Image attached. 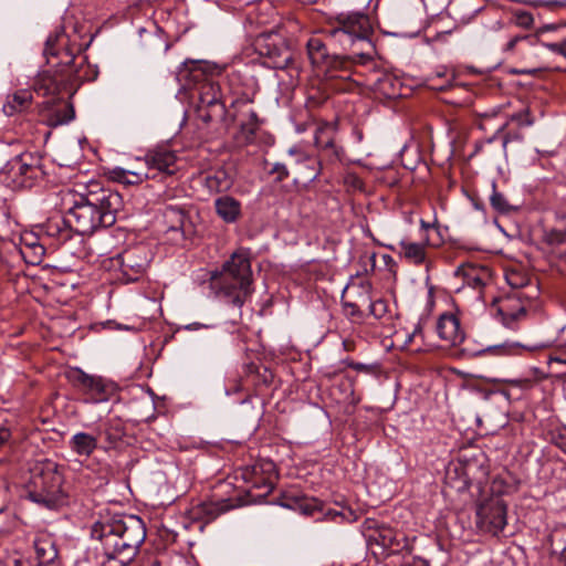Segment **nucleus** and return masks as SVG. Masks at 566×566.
<instances>
[{"mask_svg":"<svg viewBox=\"0 0 566 566\" xmlns=\"http://www.w3.org/2000/svg\"><path fill=\"white\" fill-rule=\"evenodd\" d=\"M120 206V195L111 190L102 189L98 193L81 197L62 219H51L48 222V233L62 235L65 233L62 226H66L75 233L91 234L99 227L114 224Z\"/></svg>","mask_w":566,"mask_h":566,"instance_id":"f257e3e1","label":"nucleus"},{"mask_svg":"<svg viewBox=\"0 0 566 566\" xmlns=\"http://www.w3.org/2000/svg\"><path fill=\"white\" fill-rule=\"evenodd\" d=\"M220 72L221 69L216 64L197 60L185 61L177 71V78L185 86L199 84L196 115L205 124L221 120L227 113L219 83L209 78L210 75Z\"/></svg>","mask_w":566,"mask_h":566,"instance_id":"f03ea898","label":"nucleus"},{"mask_svg":"<svg viewBox=\"0 0 566 566\" xmlns=\"http://www.w3.org/2000/svg\"><path fill=\"white\" fill-rule=\"evenodd\" d=\"M209 286L217 297L241 308L253 293L250 251L235 250L221 269L210 273Z\"/></svg>","mask_w":566,"mask_h":566,"instance_id":"7ed1b4c3","label":"nucleus"},{"mask_svg":"<svg viewBox=\"0 0 566 566\" xmlns=\"http://www.w3.org/2000/svg\"><path fill=\"white\" fill-rule=\"evenodd\" d=\"M80 45L70 44V39L61 28L51 34L44 48L46 62L51 67L63 66L69 85L75 82L94 81L96 67L86 63L84 56H77Z\"/></svg>","mask_w":566,"mask_h":566,"instance_id":"20e7f679","label":"nucleus"},{"mask_svg":"<svg viewBox=\"0 0 566 566\" xmlns=\"http://www.w3.org/2000/svg\"><path fill=\"white\" fill-rule=\"evenodd\" d=\"M337 27L329 31L333 40L344 49H354L353 53L360 59H370L374 45L370 40L373 27L369 17L363 12L339 13L336 17Z\"/></svg>","mask_w":566,"mask_h":566,"instance_id":"39448f33","label":"nucleus"},{"mask_svg":"<svg viewBox=\"0 0 566 566\" xmlns=\"http://www.w3.org/2000/svg\"><path fill=\"white\" fill-rule=\"evenodd\" d=\"M42 159L21 154L10 159L0 171V180L12 190L31 189L44 178Z\"/></svg>","mask_w":566,"mask_h":566,"instance_id":"423d86ee","label":"nucleus"},{"mask_svg":"<svg viewBox=\"0 0 566 566\" xmlns=\"http://www.w3.org/2000/svg\"><path fill=\"white\" fill-rule=\"evenodd\" d=\"M92 537L101 543L104 556L102 566H126L130 563L129 557L123 553L115 517L96 522L92 527Z\"/></svg>","mask_w":566,"mask_h":566,"instance_id":"0eeeda50","label":"nucleus"},{"mask_svg":"<svg viewBox=\"0 0 566 566\" xmlns=\"http://www.w3.org/2000/svg\"><path fill=\"white\" fill-rule=\"evenodd\" d=\"M62 475L56 471L54 464H48L41 472L33 478V490L29 492V497L39 504L53 509L62 503Z\"/></svg>","mask_w":566,"mask_h":566,"instance_id":"6e6552de","label":"nucleus"},{"mask_svg":"<svg viewBox=\"0 0 566 566\" xmlns=\"http://www.w3.org/2000/svg\"><path fill=\"white\" fill-rule=\"evenodd\" d=\"M235 478H240L249 485V492L259 491L253 499L265 497L274 489L277 479L275 463L269 459H260L252 464L242 467Z\"/></svg>","mask_w":566,"mask_h":566,"instance_id":"1a4fd4ad","label":"nucleus"},{"mask_svg":"<svg viewBox=\"0 0 566 566\" xmlns=\"http://www.w3.org/2000/svg\"><path fill=\"white\" fill-rule=\"evenodd\" d=\"M151 260V252L146 244H137L124 250L112 260L118 268V280L123 283H132L142 279Z\"/></svg>","mask_w":566,"mask_h":566,"instance_id":"9d476101","label":"nucleus"},{"mask_svg":"<svg viewBox=\"0 0 566 566\" xmlns=\"http://www.w3.org/2000/svg\"><path fill=\"white\" fill-rule=\"evenodd\" d=\"M143 161L145 180L157 179L164 181L167 177L174 176L179 169L176 151L166 147L148 150Z\"/></svg>","mask_w":566,"mask_h":566,"instance_id":"9b49d317","label":"nucleus"},{"mask_svg":"<svg viewBox=\"0 0 566 566\" xmlns=\"http://www.w3.org/2000/svg\"><path fill=\"white\" fill-rule=\"evenodd\" d=\"M507 506L500 497L482 502L476 510V525L485 533L499 535L507 524Z\"/></svg>","mask_w":566,"mask_h":566,"instance_id":"f8f14e48","label":"nucleus"},{"mask_svg":"<svg viewBox=\"0 0 566 566\" xmlns=\"http://www.w3.org/2000/svg\"><path fill=\"white\" fill-rule=\"evenodd\" d=\"M123 553L130 562L136 557L140 545L146 538V527L142 518L135 515L115 517Z\"/></svg>","mask_w":566,"mask_h":566,"instance_id":"ddd939ff","label":"nucleus"},{"mask_svg":"<svg viewBox=\"0 0 566 566\" xmlns=\"http://www.w3.org/2000/svg\"><path fill=\"white\" fill-rule=\"evenodd\" d=\"M491 311L510 329H516L518 322L526 317V310L521 300L515 295L494 301Z\"/></svg>","mask_w":566,"mask_h":566,"instance_id":"4468645a","label":"nucleus"},{"mask_svg":"<svg viewBox=\"0 0 566 566\" xmlns=\"http://www.w3.org/2000/svg\"><path fill=\"white\" fill-rule=\"evenodd\" d=\"M52 70H44L40 72L33 82V91L40 96L55 97L69 86L67 78L63 66L54 67Z\"/></svg>","mask_w":566,"mask_h":566,"instance_id":"2eb2a0df","label":"nucleus"},{"mask_svg":"<svg viewBox=\"0 0 566 566\" xmlns=\"http://www.w3.org/2000/svg\"><path fill=\"white\" fill-rule=\"evenodd\" d=\"M368 543L376 544L388 554H398L403 551H410L408 538L389 526H378L367 536Z\"/></svg>","mask_w":566,"mask_h":566,"instance_id":"dca6fc26","label":"nucleus"},{"mask_svg":"<svg viewBox=\"0 0 566 566\" xmlns=\"http://www.w3.org/2000/svg\"><path fill=\"white\" fill-rule=\"evenodd\" d=\"M19 243L13 242L12 259H23L27 263L38 265L45 254L44 244L33 232H23L19 235Z\"/></svg>","mask_w":566,"mask_h":566,"instance_id":"f3484780","label":"nucleus"},{"mask_svg":"<svg viewBox=\"0 0 566 566\" xmlns=\"http://www.w3.org/2000/svg\"><path fill=\"white\" fill-rule=\"evenodd\" d=\"M307 54L313 65L333 72L342 69L346 60L338 55H329L325 43L319 38H311L306 43Z\"/></svg>","mask_w":566,"mask_h":566,"instance_id":"a211bd4d","label":"nucleus"},{"mask_svg":"<svg viewBox=\"0 0 566 566\" xmlns=\"http://www.w3.org/2000/svg\"><path fill=\"white\" fill-rule=\"evenodd\" d=\"M75 381L90 396L93 402H102L108 399L112 386L102 377L88 375L81 369L76 370Z\"/></svg>","mask_w":566,"mask_h":566,"instance_id":"6ab92c4d","label":"nucleus"},{"mask_svg":"<svg viewBox=\"0 0 566 566\" xmlns=\"http://www.w3.org/2000/svg\"><path fill=\"white\" fill-rule=\"evenodd\" d=\"M289 154L300 179L312 182L319 176L321 164L315 157L295 148H291Z\"/></svg>","mask_w":566,"mask_h":566,"instance_id":"aec40b11","label":"nucleus"},{"mask_svg":"<svg viewBox=\"0 0 566 566\" xmlns=\"http://www.w3.org/2000/svg\"><path fill=\"white\" fill-rule=\"evenodd\" d=\"M538 44L536 35L531 34H516L512 35L503 45V53L510 56H517L523 60H528L535 55V49Z\"/></svg>","mask_w":566,"mask_h":566,"instance_id":"412c9836","label":"nucleus"},{"mask_svg":"<svg viewBox=\"0 0 566 566\" xmlns=\"http://www.w3.org/2000/svg\"><path fill=\"white\" fill-rule=\"evenodd\" d=\"M437 333L441 340L449 346L460 345L464 339V333L454 314H442L437 322Z\"/></svg>","mask_w":566,"mask_h":566,"instance_id":"4be33fe9","label":"nucleus"},{"mask_svg":"<svg viewBox=\"0 0 566 566\" xmlns=\"http://www.w3.org/2000/svg\"><path fill=\"white\" fill-rule=\"evenodd\" d=\"M455 275L462 279L463 285L478 291L482 290L491 281V271L483 265H460L455 271Z\"/></svg>","mask_w":566,"mask_h":566,"instance_id":"5701e85b","label":"nucleus"},{"mask_svg":"<svg viewBox=\"0 0 566 566\" xmlns=\"http://www.w3.org/2000/svg\"><path fill=\"white\" fill-rule=\"evenodd\" d=\"M388 248L397 252L400 258H403L409 263L420 265L427 259V243L412 242L408 239H401L396 245H388Z\"/></svg>","mask_w":566,"mask_h":566,"instance_id":"b1692460","label":"nucleus"},{"mask_svg":"<svg viewBox=\"0 0 566 566\" xmlns=\"http://www.w3.org/2000/svg\"><path fill=\"white\" fill-rule=\"evenodd\" d=\"M446 483L457 492H464L471 485L468 468L460 461L451 462L446 471Z\"/></svg>","mask_w":566,"mask_h":566,"instance_id":"393cba45","label":"nucleus"},{"mask_svg":"<svg viewBox=\"0 0 566 566\" xmlns=\"http://www.w3.org/2000/svg\"><path fill=\"white\" fill-rule=\"evenodd\" d=\"M216 212L226 223H234L241 216V202L224 195L214 200Z\"/></svg>","mask_w":566,"mask_h":566,"instance_id":"a878e982","label":"nucleus"},{"mask_svg":"<svg viewBox=\"0 0 566 566\" xmlns=\"http://www.w3.org/2000/svg\"><path fill=\"white\" fill-rule=\"evenodd\" d=\"M35 556L40 565H52L57 558V549L53 538L48 534H40L33 541Z\"/></svg>","mask_w":566,"mask_h":566,"instance_id":"bb28decb","label":"nucleus"},{"mask_svg":"<svg viewBox=\"0 0 566 566\" xmlns=\"http://www.w3.org/2000/svg\"><path fill=\"white\" fill-rule=\"evenodd\" d=\"M33 101L32 93L28 90H18L7 96L2 111L7 116H13L30 108Z\"/></svg>","mask_w":566,"mask_h":566,"instance_id":"cd10ccee","label":"nucleus"},{"mask_svg":"<svg viewBox=\"0 0 566 566\" xmlns=\"http://www.w3.org/2000/svg\"><path fill=\"white\" fill-rule=\"evenodd\" d=\"M97 438L87 432H76L69 441L70 449L80 457H90L97 448Z\"/></svg>","mask_w":566,"mask_h":566,"instance_id":"c85d7f7f","label":"nucleus"},{"mask_svg":"<svg viewBox=\"0 0 566 566\" xmlns=\"http://www.w3.org/2000/svg\"><path fill=\"white\" fill-rule=\"evenodd\" d=\"M536 348H538V347L523 345L517 342H505L502 344L490 345V346L483 347L481 349L475 350L473 354L476 356L484 355V354H490V355H495V356H507V355L518 354L521 349L534 350Z\"/></svg>","mask_w":566,"mask_h":566,"instance_id":"c756f323","label":"nucleus"},{"mask_svg":"<svg viewBox=\"0 0 566 566\" xmlns=\"http://www.w3.org/2000/svg\"><path fill=\"white\" fill-rule=\"evenodd\" d=\"M232 186V179L229 177L226 170L218 169L208 172L205 177V187L211 193L223 192L230 189Z\"/></svg>","mask_w":566,"mask_h":566,"instance_id":"7c9ffc66","label":"nucleus"},{"mask_svg":"<svg viewBox=\"0 0 566 566\" xmlns=\"http://www.w3.org/2000/svg\"><path fill=\"white\" fill-rule=\"evenodd\" d=\"M109 176L114 181L122 182L125 185H138L145 180L144 169H125L122 167H115L109 171Z\"/></svg>","mask_w":566,"mask_h":566,"instance_id":"2f4dec72","label":"nucleus"},{"mask_svg":"<svg viewBox=\"0 0 566 566\" xmlns=\"http://www.w3.org/2000/svg\"><path fill=\"white\" fill-rule=\"evenodd\" d=\"M75 117V112L71 103H63L60 107L55 108L49 118L51 126H60L70 123Z\"/></svg>","mask_w":566,"mask_h":566,"instance_id":"473e14b6","label":"nucleus"},{"mask_svg":"<svg viewBox=\"0 0 566 566\" xmlns=\"http://www.w3.org/2000/svg\"><path fill=\"white\" fill-rule=\"evenodd\" d=\"M375 85L380 93H382L389 98H394L400 95L398 90L399 81L394 78V76L390 74H385L381 77H379Z\"/></svg>","mask_w":566,"mask_h":566,"instance_id":"72a5a7b5","label":"nucleus"},{"mask_svg":"<svg viewBox=\"0 0 566 566\" xmlns=\"http://www.w3.org/2000/svg\"><path fill=\"white\" fill-rule=\"evenodd\" d=\"M332 133H333V128L331 126H328L327 124L324 126L317 127L315 135H314V140H315L316 147L323 148V149L333 148L334 139H333Z\"/></svg>","mask_w":566,"mask_h":566,"instance_id":"f704fd0d","label":"nucleus"},{"mask_svg":"<svg viewBox=\"0 0 566 566\" xmlns=\"http://www.w3.org/2000/svg\"><path fill=\"white\" fill-rule=\"evenodd\" d=\"M224 510V507L220 509L213 503H203L192 510V516L196 518L206 517L207 520H213Z\"/></svg>","mask_w":566,"mask_h":566,"instance_id":"c9c22d12","label":"nucleus"},{"mask_svg":"<svg viewBox=\"0 0 566 566\" xmlns=\"http://www.w3.org/2000/svg\"><path fill=\"white\" fill-rule=\"evenodd\" d=\"M416 344V350H421L424 345L423 325L420 319L413 327L411 333L406 334L405 345Z\"/></svg>","mask_w":566,"mask_h":566,"instance_id":"e433bc0d","label":"nucleus"},{"mask_svg":"<svg viewBox=\"0 0 566 566\" xmlns=\"http://www.w3.org/2000/svg\"><path fill=\"white\" fill-rule=\"evenodd\" d=\"M490 203L494 210L501 213L510 211V205L503 193L496 190L495 182L492 184V193L490 196Z\"/></svg>","mask_w":566,"mask_h":566,"instance_id":"4c0bfd02","label":"nucleus"},{"mask_svg":"<svg viewBox=\"0 0 566 566\" xmlns=\"http://www.w3.org/2000/svg\"><path fill=\"white\" fill-rule=\"evenodd\" d=\"M505 279L509 285L513 289H521L528 283V279L520 273L518 271H509L505 274Z\"/></svg>","mask_w":566,"mask_h":566,"instance_id":"58836bf2","label":"nucleus"},{"mask_svg":"<svg viewBox=\"0 0 566 566\" xmlns=\"http://www.w3.org/2000/svg\"><path fill=\"white\" fill-rule=\"evenodd\" d=\"M268 55L273 57V67L275 69H284L287 66L289 62L291 61V53L285 50L283 52H280L277 54H272L270 51L266 52Z\"/></svg>","mask_w":566,"mask_h":566,"instance_id":"ea45409f","label":"nucleus"},{"mask_svg":"<svg viewBox=\"0 0 566 566\" xmlns=\"http://www.w3.org/2000/svg\"><path fill=\"white\" fill-rule=\"evenodd\" d=\"M544 48L551 52L563 56L566 60V38L559 42L543 43Z\"/></svg>","mask_w":566,"mask_h":566,"instance_id":"a19ab883","label":"nucleus"},{"mask_svg":"<svg viewBox=\"0 0 566 566\" xmlns=\"http://www.w3.org/2000/svg\"><path fill=\"white\" fill-rule=\"evenodd\" d=\"M369 312L376 318H381L387 312V304L382 300H377L369 304Z\"/></svg>","mask_w":566,"mask_h":566,"instance_id":"79ce46f5","label":"nucleus"},{"mask_svg":"<svg viewBox=\"0 0 566 566\" xmlns=\"http://www.w3.org/2000/svg\"><path fill=\"white\" fill-rule=\"evenodd\" d=\"M516 24L523 28H530L534 23L533 15L526 11H520L515 14Z\"/></svg>","mask_w":566,"mask_h":566,"instance_id":"37998d69","label":"nucleus"},{"mask_svg":"<svg viewBox=\"0 0 566 566\" xmlns=\"http://www.w3.org/2000/svg\"><path fill=\"white\" fill-rule=\"evenodd\" d=\"M346 315L350 316L354 319H361L363 312L355 303L344 302L343 303Z\"/></svg>","mask_w":566,"mask_h":566,"instance_id":"c03bdc74","label":"nucleus"},{"mask_svg":"<svg viewBox=\"0 0 566 566\" xmlns=\"http://www.w3.org/2000/svg\"><path fill=\"white\" fill-rule=\"evenodd\" d=\"M271 174H276V179L282 181L289 177L287 167L284 164L276 163L270 170Z\"/></svg>","mask_w":566,"mask_h":566,"instance_id":"a18cd8bd","label":"nucleus"},{"mask_svg":"<svg viewBox=\"0 0 566 566\" xmlns=\"http://www.w3.org/2000/svg\"><path fill=\"white\" fill-rule=\"evenodd\" d=\"M251 118L252 120H254V123L252 124H249V125H243L242 126V130L243 132H248V136H247V140H250L252 138V136L254 135V132L256 129V114L255 113H251Z\"/></svg>","mask_w":566,"mask_h":566,"instance_id":"49530a36","label":"nucleus"},{"mask_svg":"<svg viewBox=\"0 0 566 566\" xmlns=\"http://www.w3.org/2000/svg\"><path fill=\"white\" fill-rule=\"evenodd\" d=\"M168 213L174 214L176 217V219H177V223L175 226L170 227V229L171 230H179L181 228L182 221H184L182 212L179 211V210H175L172 208H169V209H167V214Z\"/></svg>","mask_w":566,"mask_h":566,"instance_id":"de8ad7c7","label":"nucleus"},{"mask_svg":"<svg viewBox=\"0 0 566 566\" xmlns=\"http://www.w3.org/2000/svg\"><path fill=\"white\" fill-rule=\"evenodd\" d=\"M401 566H430L428 560L420 558V557H413L411 560H406Z\"/></svg>","mask_w":566,"mask_h":566,"instance_id":"09e8293b","label":"nucleus"},{"mask_svg":"<svg viewBox=\"0 0 566 566\" xmlns=\"http://www.w3.org/2000/svg\"><path fill=\"white\" fill-rule=\"evenodd\" d=\"M514 118L518 120L520 125L531 126L533 124V120L530 118L528 113H525V114L521 113V114L514 116Z\"/></svg>","mask_w":566,"mask_h":566,"instance_id":"8fccbe9b","label":"nucleus"},{"mask_svg":"<svg viewBox=\"0 0 566 566\" xmlns=\"http://www.w3.org/2000/svg\"><path fill=\"white\" fill-rule=\"evenodd\" d=\"M346 365L357 371H368L369 367L361 363L346 361Z\"/></svg>","mask_w":566,"mask_h":566,"instance_id":"3c124183","label":"nucleus"},{"mask_svg":"<svg viewBox=\"0 0 566 566\" xmlns=\"http://www.w3.org/2000/svg\"><path fill=\"white\" fill-rule=\"evenodd\" d=\"M210 327H211L210 325H206V324L191 323V324L186 325L185 328L188 331H197L199 328H210Z\"/></svg>","mask_w":566,"mask_h":566,"instance_id":"603ef678","label":"nucleus"},{"mask_svg":"<svg viewBox=\"0 0 566 566\" xmlns=\"http://www.w3.org/2000/svg\"><path fill=\"white\" fill-rule=\"evenodd\" d=\"M559 560L564 564V566H566V533L563 538V548L559 554Z\"/></svg>","mask_w":566,"mask_h":566,"instance_id":"864d4df0","label":"nucleus"},{"mask_svg":"<svg viewBox=\"0 0 566 566\" xmlns=\"http://www.w3.org/2000/svg\"><path fill=\"white\" fill-rule=\"evenodd\" d=\"M10 437V432L6 428H0V443L7 441Z\"/></svg>","mask_w":566,"mask_h":566,"instance_id":"5fc2aeb1","label":"nucleus"},{"mask_svg":"<svg viewBox=\"0 0 566 566\" xmlns=\"http://www.w3.org/2000/svg\"><path fill=\"white\" fill-rule=\"evenodd\" d=\"M420 226L423 230H429L433 228V223L427 222L424 220H420Z\"/></svg>","mask_w":566,"mask_h":566,"instance_id":"6e6d98bb","label":"nucleus"},{"mask_svg":"<svg viewBox=\"0 0 566 566\" xmlns=\"http://www.w3.org/2000/svg\"><path fill=\"white\" fill-rule=\"evenodd\" d=\"M555 29H556V28H555V25H553V24L545 25V27H543V28L538 31V33H541V32H543V31H551V30H555Z\"/></svg>","mask_w":566,"mask_h":566,"instance_id":"4d7b16f0","label":"nucleus"},{"mask_svg":"<svg viewBox=\"0 0 566 566\" xmlns=\"http://www.w3.org/2000/svg\"><path fill=\"white\" fill-rule=\"evenodd\" d=\"M535 72V70H522L521 73L522 74H533Z\"/></svg>","mask_w":566,"mask_h":566,"instance_id":"13d9d810","label":"nucleus"},{"mask_svg":"<svg viewBox=\"0 0 566 566\" xmlns=\"http://www.w3.org/2000/svg\"><path fill=\"white\" fill-rule=\"evenodd\" d=\"M432 88H436V90H443V88H444V85H441V86L432 85Z\"/></svg>","mask_w":566,"mask_h":566,"instance_id":"bf43d9fd","label":"nucleus"},{"mask_svg":"<svg viewBox=\"0 0 566 566\" xmlns=\"http://www.w3.org/2000/svg\"><path fill=\"white\" fill-rule=\"evenodd\" d=\"M21 565H22L21 560H19V559L14 560V566H21Z\"/></svg>","mask_w":566,"mask_h":566,"instance_id":"052dcab7","label":"nucleus"},{"mask_svg":"<svg viewBox=\"0 0 566 566\" xmlns=\"http://www.w3.org/2000/svg\"><path fill=\"white\" fill-rule=\"evenodd\" d=\"M557 240H558V241H563V240H564V235H563V234H559V237H558V239H557Z\"/></svg>","mask_w":566,"mask_h":566,"instance_id":"680f3d73","label":"nucleus"},{"mask_svg":"<svg viewBox=\"0 0 566 566\" xmlns=\"http://www.w3.org/2000/svg\"><path fill=\"white\" fill-rule=\"evenodd\" d=\"M443 33H446V34H450V33H451V30L444 31Z\"/></svg>","mask_w":566,"mask_h":566,"instance_id":"e2e57ef3","label":"nucleus"},{"mask_svg":"<svg viewBox=\"0 0 566 566\" xmlns=\"http://www.w3.org/2000/svg\"><path fill=\"white\" fill-rule=\"evenodd\" d=\"M150 566H160V565H159L158 563H154V564H153V565H150Z\"/></svg>","mask_w":566,"mask_h":566,"instance_id":"0e129e2a","label":"nucleus"}]
</instances>
